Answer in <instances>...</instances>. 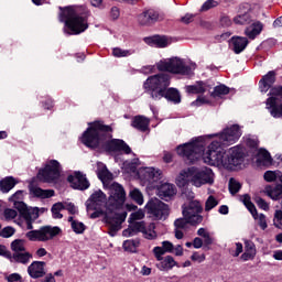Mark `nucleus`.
<instances>
[{"mask_svg":"<svg viewBox=\"0 0 282 282\" xmlns=\"http://www.w3.org/2000/svg\"><path fill=\"white\" fill-rule=\"evenodd\" d=\"M214 139L204 151L206 147V137H198L189 143L178 145L176 151L182 158H186L189 162H195L203 159L205 164L209 166H217L218 169H227L235 171L237 166L243 163V148L236 145L227 151L223 147H230L241 138V129L239 126H231L225 128L220 133L213 134Z\"/></svg>","mask_w":282,"mask_h":282,"instance_id":"1","label":"nucleus"},{"mask_svg":"<svg viewBox=\"0 0 282 282\" xmlns=\"http://www.w3.org/2000/svg\"><path fill=\"white\" fill-rule=\"evenodd\" d=\"M111 138V127L105 126L100 121L89 123L88 129L82 137V142L89 149L101 147L107 151H124L127 155L131 153V148L120 139L109 140Z\"/></svg>","mask_w":282,"mask_h":282,"instance_id":"2","label":"nucleus"},{"mask_svg":"<svg viewBox=\"0 0 282 282\" xmlns=\"http://www.w3.org/2000/svg\"><path fill=\"white\" fill-rule=\"evenodd\" d=\"M127 200V193L124 192V187L118 183H112L110 185V196L109 204L115 212L113 217H106V221L110 226L109 235L110 237H115L116 232L122 228V223L127 219V210H135L138 206L133 204H124Z\"/></svg>","mask_w":282,"mask_h":282,"instance_id":"3","label":"nucleus"},{"mask_svg":"<svg viewBox=\"0 0 282 282\" xmlns=\"http://www.w3.org/2000/svg\"><path fill=\"white\" fill-rule=\"evenodd\" d=\"M89 17H91V11L85 6L59 8V21L65 23L64 32L66 34H83L89 28L87 22Z\"/></svg>","mask_w":282,"mask_h":282,"instance_id":"4","label":"nucleus"},{"mask_svg":"<svg viewBox=\"0 0 282 282\" xmlns=\"http://www.w3.org/2000/svg\"><path fill=\"white\" fill-rule=\"evenodd\" d=\"M155 67L159 72H169V74H176L178 76H191L197 69V64L184 58L171 57L159 61L155 66H144L141 69L143 74H153Z\"/></svg>","mask_w":282,"mask_h":282,"instance_id":"5","label":"nucleus"},{"mask_svg":"<svg viewBox=\"0 0 282 282\" xmlns=\"http://www.w3.org/2000/svg\"><path fill=\"white\" fill-rule=\"evenodd\" d=\"M195 186L196 188H202L206 184H215V173L210 167H188L183 170L176 177V185L180 188L184 186Z\"/></svg>","mask_w":282,"mask_h":282,"instance_id":"6","label":"nucleus"},{"mask_svg":"<svg viewBox=\"0 0 282 282\" xmlns=\"http://www.w3.org/2000/svg\"><path fill=\"white\" fill-rule=\"evenodd\" d=\"M171 86V75L166 73H160L148 77L143 87L145 91L151 95L153 100H162L164 98V91Z\"/></svg>","mask_w":282,"mask_h":282,"instance_id":"7","label":"nucleus"},{"mask_svg":"<svg viewBox=\"0 0 282 282\" xmlns=\"http://www.w3.org/2000/svg\"><path fill=\"white\" fill-rule=\"evenodd\" d=\"M9 199L13 203L14 208L19 210L20 217L25 220L26 230H33L34 226H32V223L39 219V207H28V205L22 202L23 191L15 192Z\"/></svg>","mask_w":282,"mask_h":282,"instance_id":"8","label":"nucleus"},{"mask_svg":"<svg viewBox=\"0 0 282 282\" xmlns=\"http://www.w3.org/2000/svg\"><path fill=\"white\" fill-rule=\"evenodd\" d=\"M267 99V109L273 118H282V86L271 88Z\"/></svg>","mask_w":282,"mask_h":282,"instance_id":"9","label":"nucleus"},{"mask_svg":"<svg viewBox=\"0 0 282 282\" xmlns=\"http://www.w3.org/2000/svg\"><path fill=\"white\" fill-rule=\"evenodd\" d=\"M61 163H58L56 160H51L46 162L44 169L39 171L37 180L48 184H52V182H58V177H61Z\"/></svg>","mask_w":282,"mask_h":282,"instance_id":"10","label":"nucleus"},{"mask_svg":"<svg viewBox=\"0 0 282 282\" xmlns=\"http://www.w3.org/2000/svg\"><path fill=\"white\" fill-rule=\"evenodd\" d=\"M204 208L198 200H192L187 205L183 206V217L187 219V221L192 226H197V224H202L204 221V217L202 216V212Z\"/></svg>","mask_w":282,"mask_h":282,"instance_id":"11","label":"nucleus"},{"mask_svg":"<svg viewBox=\"0 0 282 282\" xmlns=\"http://www.w3.org/2000/svg\"><path fill=\"white\" fill-rule=\"evenodd\" d=\"M57 235H61V228L44 226L36 230H31L25 234L29 241H50L54 239Z\"/></svg>","mask_w":282,"mask_h":282,"instance_id":"12","label":"nucleus"},{"mask_svg":"<svg viewBox=\"0 0 282 282\" xmlns=\"http://www.w3.org/2000/svg\"><path fill=\"white\" fill-rule=\"evenodd\" d=\"M145 210H148V214L152 215L154 219L159 220H164L171 215L169 205L158 198H151L145 205Z\"/></svg>","mask_w":282,"mask_h":282,"instance_id":"13","label":"nucleus"},{"mask_svg":"<svg viewBox=\"0 0 282 282\" xmlns=\"http://www.w3.org/2000/svg\"><path fill=\"white\" fill-rule=\"evenodd\" d=\"M242 203L245 204L246 208H248L253 219L258 221V226H260L261 230H265V228H268V220L265 218V215L257 213V207H254V204H252V202L250 200V196L243 195Z\"/></svg>","mask_w":282,"mask_h":282,"instance_id":"14","label":"nucleus"},{"mask_svg":"<svg viewBox=\"0 0 282 282\" xmlns=\"http://www.w3.org/2000/svg\"><path fill=\"white\" fill-rule=\"evenodd\" d=\"M107 203V195L102 191H96L86 202L88 210H98L100 206Z\"/></svg>","mask_w":282,"mask_h":282,"instance_id":"15","label":"nucleus"},{"mask_svg":"<svg viewBox=\"0 0 282 282\" xmlns=\"http://www.w3.org/2000/svg\"><path fill=\"white\" fill-rule=\"evenodd\" d=\"M68 182L70 186L77 191H87V188H89V181H87V177L80 172H75L69 175Z\"/></svg>","mask_w":282,"mask_h":282,"instance_id":"16","label":"nucleus"},{"mask_svg":"<svg viewBox=\"0 0 282 282\" xmlns=\"http://www.w3.org/2000/svg\"><path fill=\"white\" fill-rule=\"evenodd\" d=\"M158 195L161 199L169 202V199L177 195V187L171 183H162L158 187Z\"/></svg>","mask_w":282,"mask_h":282,"instance_id":"17","label":"nucleus"},{"mask_svg":"<svg viewBox=\"0 0 282 282\" xmlns=\"http://www.w3.org/2000/svg\"><path fill=\"white\" fill-rule=\"evenodd\" d=\"M28 274L31 279H41L45 276V262L34 261L28 268Z\"/></svg>","mask_w":282,"mask_h":282,"instance_id":"18","label":"nucleus"},{"mask_svg":"<svg viewBox=\"0 0 282 282\" xmlns=\"http://www.w3.org/2000/svg\"><path fill=\"white\" fill-rule=\"evenodd\" d=\"M160 13L154 10H148L143 11L138 15V23L140 25H151V23H155V21H159Z\"/></svg>","mask_w":282,"mask_h":282,"instance_id":"19","label":"nucleus"},{"mask_svg":"<svg viewBox=\"0 0 282 282\" xmlns=\"http://www.w3.org/2000/svg\"><path fill=\"white\" fill-rule=\"evenodd\" d=\"M148 45H154L155 47H169L173 43V39L166 35H154L152 37H145Z\"/></svg>","mask_w":282,"mask_h":282,"instance_id":"20","label":"nucleus"},{"mask_svg":"<svg viewBox=\"0 0 282 282\" xmlns=\"http://www.w3.org/2000/svg\"><path fill=\"white\" fill-rule=\"evenodd\" d=\"M276 82V73L274 70H270L265 74L259 82V88L262 94H268L272 84Z\"/></svg>","mask_w":282,"mask_h":282,"instance_id":"21","label":"nucleus"},{"mask_svg":"<svg viewBox=\"0 0 282 282\" xmlns=\"http://www.w3.org/2000/svg\"><path fill=\"white\" fill-rule=\"evenodd\" d=\"M263 193L270 197V199L279 200L282 199V182L275 185H267Z\"/></svg>","mask_w":282,"mask_h":282,"instance_id":"22","label":"nucleus"},{"mask_svg":"<svg viewBox=\"0 0 282 282\" xmlns=\"http://www.w3.org/2000/svg\"><path fill=\"white\" fill-rule=\"evenodd\" d=\"M175 267L180 268L172 256H166L165 258H162V260H159V263H156V268L161 272H169V270H173Z\"/></svg>","mask_w":282,"mask_h":282,"instance_id":"23","label":"nucleus"},{"mask_svg":"<svg viewBox=\"0 0 282 282\" xmlns=\"http://www.w3.org/2000/svg\"><path fill=\"white\" fill-rule=\"evenodd\" d=\"M147 225L144 221L130 223L129 228L122 231L123 237H133L137 232H144Z\"/></svg>","mask_w":282,"mask_h":282,"instance_id":"24","label":"nucleus"},{"mask_svg":"<svg viewBox=\"0 0 282 282\" xmlns=\"http://www.w3.org/2000/svg\"><path fill=\"white\" fill-rule=\"evenodd\" d=\"M257 257V247L250 240L245 241V252L241 254L242 261H252Z\"/></svg>","mask_w":282,"mask_h":282,"instance_id":"25","label":"nucleus"},{"mask_svg":"<svg viewBox=\"0 0 282 282\" xmlns=\"http://www.w3.org/2000/svg\"><path fill=\"white\" fill-rule=\"evenodd\" d=\"M232 51L235 54H241L246 47H248V39L241 36H234L230 41Z\"/></svg>","mask_w":282,"mask_h":282,"instance_id":"26","label":"nucleus"},{"mask_svg":"<svg viewBox=\"0 0 282 282\" xmlns=\"http://www.w3.org/2000/svg\"><path fill=\"white\" fill-rule=\"evenodd\" d=\"M261 32H263V23L258 21L248 26L245 31V34L248 36V39L254 40L257 36H259V34H261Z\"/></svg>","mask_w":282,"mask_h":282,"instance_id":"27","label":"nucleus"},{"mask_svg":"<svg viewBox=\"0 0 282 282\" xmlns=\"http://www.w3.org/2000/svg\"><path fill=\"white\" fill-rule=\"evenodd\" d=\"M30 193L34 197H41L42 199H47L48 197H54V189H42L34 185H30Z\"/></svg>","mask_w":282,"mask_h":282,"instance_id":"28","label":"nucleus"},{"mask_svg":"<svg viewBox=\"0 0 282 282\" xmlns=\"http://www.w3.org/2000/svg\"><path fill=\"white\" fill-rule=\"evenodd\" d=\"M163 98H165L170 102H174V105H178V102H182V96H180V91L175 88H166L164 90Z\"/></svg>","mask_w":282,"mask_h":282,"instance_id":"29","label":"nucleus"},{"mask_svg":"<svg viewBox=\"0 0 282 282\" xmlns=\"http://www.w3.org/2000/svg\"><path fill=\"white\" fill-rule=\"evenodd\" d=\"M142 173L144 175V180L148 182H158L162 175V172L160 170H155V167H144Z\"/></svg>","mask_w":282,"mask_h":282,"instance_id":"30","label":"nucleus"},{"mask_svg":"<svg viewBox=\"0 0 282 282\" xmlns=\"http://www.w3.org/2000/svg\"><path fill=\"white\" fill-rule=\"evenodd\" d=\"M132 127L138 129L139 131H148L149 130V119L143 116L134 117L132 120Z\"/></svg>","mask_w":282,"mask_h":282,"instance_id":"31","label":"nucleus"},{"mask_svg":"<svg viewBox=\"0 0 282 282\" xmlns=\"http://www.w3.org/2000/svg\"><path fill=\"white\" fill-rule=\"evenodd\" d=\"M17 186V180L12 176H7L0 181V191L2 193H10Z\"/></svg>","mask_w":282,"mask_h":282,"instance_id":"32","label":"nucleus"},{"mask_svg":"<svg viewBox=\"0 0 282 282\" xmlns=\"http://www.w3.org/2000/svg\"><path fill=\"white\" fill-rule=\"evenodd\" d=\"M97 175L99 180L105 184V182H109V180H112L113 175L109 170H107V166L102 163H98V170H97Z\"/></svg>","mask_w":282,"mask_h":282,"instance_id":"33","label":"nucleus"},{"mask_svg":"<svg viewBox=\"0 0 282 282\" xmlns=\"http://www.w3.org/2000/svg\"><path fill=\"white\" fill-rule=\"evenodd\" d=\"M133 54H135L134 48H129V50H124L121 47L112 48V56H115L116 58H127L129 56H133Z\"/></svg>","mask_w":282,"mask_h":282,"instance_id":"34","label":"nucleus"},{"mask_svg":"<svg viewBox=\"0 0 282 282\" xmlns=\"http://www.w3.org/2000/svg\"><path fill=\"white\" fill-rule=\"evenodd\" d=\"M187 94H204L208 91V85L198 82L196 85L185 87Z\"/></svg>","mask_w":282,"mask_h":282,"instance_id":"35","label":"nucleus"},{"mask_svg":"<svg viewBox=\"0 0 282 282\" xmlns=\"http://www.w3.org/2000/svg\"><path fill=\"white\" fill-rule=\"evenodd\" d=\"M264 180L269 183L272 182H282V172L279 170L275 171H267L263 175Z\"/></svg>","mask_w":282,"mask_h":282,"instance_id":"36","label":"nucleus"},{"mask_svg":"<svg viewBox=\"0 0 282 282\" xmlns=\"http://www.w3.org/2000/svg\"><path fill=\"white\" fill-rule=\"evenodd\" d=\"M258 162L259 164H263V166L272 164V156H270V152L263 149L258 150Z\"/></svg>","mask_w":282,"mask_h":282,"instance_id":"37","label":"nucleus"},{"mask_svg":"<svg viewBox=\"0 0 282 282\" xmlns=\"http://www.w3.org/2000/svg\"><path fill=\"white\" fill-rule=\"evenodd\" d=\"M68 221L70 223V226L76 235H83L85 232V224L74 220V216H69Z\"/></svg>","mask_w":282,"mask_h":282,"instance_id":"38","label":"nucleus"},{"mask_svg":"<svg viewBox=\"0 0 282 282\" xmlns=\"http://www.w3.org/2000/svg\"><path fill=\"white\" fill-rule=\"evenodd\" d=\"M139 246H140L139 240H126L123 241L122 248L126 252H138Z\"/></svg>","mask_w":282,"mask_h":282,"instance_id":"39","label":"nucleus"},{"mask_svg":"<svg viewBox=\"0 0 282 282\" xmlns=\"http://www.w3.org/2000/svg\"><path fill=\"white\" fill-rule=\"evenodd\" d=\"M11 250L14 252V254L25 252V241L22 239L13 240L11 242Z\"/></svg>","mask_w":282,"mask_h":282,"instance_id":"40","label":"nucleus"},{"mask_svg":"<svg viewBox=\"0 0 282 282\" xmlns=\"http://www.w3.org/2000/svg\"><path fill=\"white\" fill-rule=\"evenodd\" d=\"M227 94H230V88L226 85H218L214 88L212 96L214 98H221V96H227Z\"/></svg>","mask_w":282,"mask_h":282,"instance_id":"41","label":"nucleus"},{"mask_svg":"<svg viewBox=\"0 0 282 282\" xmlns=\"http://www.w3.org/2000/svg\"><path fill=\"white\" fill-rule=\"evenodd\" d=\"M61 210H65V204H63V203H55L52 206L51 213L53 215V219H63V214H61Z\"/></svg>","mask_w":282,"mask_h":282,"instance_id":"42","label":"nucleus"},{"mask_svg":"<svg viewBox=\"0 0 282 282\" xmlns=\"http://www.w3.org/2000/svg\"><path fill=\"white\" fill-rule=\"evenodd\" d=\"M142 235L144 239H149V240L158 239V232H155V224H150L148 227H145Z\"/></svg>","mask_w":282,"mask_h":282,"instance_id":"43","label":"nucleus"},{"mask_svg":"<svg viewBox=\"0 0 282 282\" xmlns=\"http://www.w3.org/2000/svg\"><path fill=\"white\" fill-rule=\"evenodd\" d=\"M13 259L14 261H17L18 263H30V259H32V256L30 252L28 251H22L21 253H14L13 254Z\"/></svg>","mask_w":282,"mask_h":282,"instance_id":"44","label":"nucleus"},{"mask_svg":"<svg viewBox=\"0 0 282 282\" xmlns=\"http://www.w3.org/2000/svg\"><path fill=\"white\" fill-rule=\"evenodd\" d=\"M130 197L139 206H142V204H144V196L142 195V192H140V189L138 188H133L132 191H130Z\"/></svg>","mask_w":282,"mask_h":282,"instance_id":"45","label":"nucleus"},{"mask_svg":"<svg viewBox=\"0 0 282 282\" xmlns=\"http://www.w3.org/2000/svg\"><path fill=\"white\" fill-rule=\"evenodd\" d=\"M219 0H207L200 7V12H208V10H213V8H217L219 6Z\"/></svg>","mask_w":282,"mask_h":282,"instance_id":"46","label":"nucleus"},{"mask_svg":"<svg viewBox=\"0 0 282 282\" xmlns=\"http://www.w3.org/2000/svg\"><path fill=\"white\" fill-rule=\"evenodd\" d=\"M144 209H138L137 212H133L130 217H129V224H133L137 221H140L142 219H144Z\"/></svg>","mask_w":282,"mask_h":282,"instance_id":"47","label":"nucleus"},{"mask_svg":"<svg viewBox=\"0 0 282 282\" xmlns=\"http://www.w3.org/2000/svg\"><path fill=\"white\" fill-rule=\"evenodd\" d=\"M241 191V183L235 178L229 180V192L231 195H237Z\"/></svg>","mask_w":282,"mask_h":282,"instance_id":"48","label":"nucleus"},{"mask_svg":"<svg viewBox=\"0 0 282 282\" xmlns=\"http://www.w3.org/2000/svg\"><path fill=\"white\" fill-rule=\"evenodd\" d=\"M234 22L237 25H246V23H250V14L248 13L239 14L236 18H234Z\"/></svg>","mask_w":282,"mask_h":282,"instance_id":"49","label":"nucleus"},{"mask_svg":"<svg viewBox=\"0 0 282 282\" xmlns=\"http://www.w3.org/2000/svg\"><path fill=\"white\" fill-rule=\"evenodd\" d=\"M245 142L250 149H259V139L257 137H247Z\"/></svg>","mask_w":282,"mask_h":282,"instance_id":"50","label":"nucleus"},{"mask_svg":"<svg viewBox=\"0 0 282 282\" xmlns=\"http://www.w3.org/2000/svg\"><path fill=\"white\" fill-rule=\"evenodd\" d=\"M188 224H191L188 221V219H186V217L184 218H177L175 221H174V226L176 229L178 230H184V228H186L188 226Z\"/></svg>","mask_w":282,"mask_h":282,"instance_id":"51","label":"nucleus"},{"mask_svg":"<svg viewBox=\"0 0 282 282\" xmlns=\"http://www.w3.org/2000/svg\"><path fill=\"white\" fill-rule=\"evenodd\" d=\"M64 210H67L69 215H78V207L74 203L64 202Z\"/></svg>","mask_w":282,"mask_h":282,"instance_id":"52","label":"nucleus"},{"mask_svg":"<svg viewBox=\"0 0 282 282\" xmlns=\"http://www.w3.org/2000/svg\"><path fill=\"white\" fill-rule=\"evenodd\" d=\"M14 232H17V230L13 227H4L0 231V237L8 239V238L12 237L14 235Z\"/></svg>","mask_w":282,"mask_h":282,"instance_id":"53","label":"nucleus"},{"mask_svg":"<svg viewBox=\"0 0 282 282\" xmlns=\"http://www.w3.org/2000/svg\"><path fill=\"white\" fill-rule=\"evenodd\" d=\"M217 204H219L217 202L216 198H214V196H209L205 203V210H213V208H215V206H217Z\"/></svg>","mask_w":282,"mask_h":282,"instance_id":"54","label":"nucleus"},{"mask_svg":"<svg viewBox=\"0 0 282 282\" xmlns=\"http://www.w3.org/2000/svg\"><path fill=\"white\" fill-rule=\"evenodd\" d=\"M153 253H154L155 259H156L158 261H162L164 254H166V252L164 251V248H163V247H154Z\"/></svg>","mask_w":282,"mask_h":282,"instance_id":"55","label":"nucleus"},{"mask_svg":"<svg viewBox=\"0 0 282 282\" xmlns=\"http://www.w3.org/2000/svg\"><path fill=\"white\" fill-rule=\"evenodd\" d=\"M273 224L276 228H282V210L275 212Z\"/></svg>","mask_w":282,"mask_h":282,"instance_id":"56","label":"nucleus"},{"mask_svg":"<svg viewBox=\"0 0 282 282\" xmlns=\"http://www.w3.org/2000/svg\"><path fill=\"white\" fill-rule=\"evenodd\" d=\"M182 198L186 199L187 202H195V193L191 189H185L182 193Z\"/></svg>","mask_w":282,"mask_h":282,"instance_id":"57","label":"nucleus"},{"mask_svg":"<svg viewBox=\"0 0 282 282\" xmlns=\"http://www.w3.org/2000/svg\"><path fill=\"white\" fill-rule=\"evenodd\" d=\"M17 215H18V213L14 209L8 208V209L4 210V218L8 221H12V219H17Z\"/></svg>","mask_w":282,"mask_h":282,"instance_id":"58","label":"nucleus"},{"mask_svg":"<svg viewBox=\"0 0 282 282\" xmlns=\"http://www.w3.org/2000/svg\"><path fill=\"white\" fill-rule=\"evenodd\" d=\"M109 17L112 21H117V19H120V9H118V7H112L110 9Z\"/></svg>","mask_w":282,"mask_h":282,"instance_id":"59","label":"nucleus"},{"mask_svg":"<svg viewBox=\"0 0 282 282\" xmlns=\"http://www.w3.org/2000/svg\"><path fill=\"white\" fill-rule=\"evenodd\" d=\"M191 259L192 261H196V263H204V261H206V256L199 254L198 252H194Z\"/></svg>","mask_w":282,"mask_h":282,"instance_id":"60","label":"nucleus"},{"mask_svg":"<svg viewBox=\"0 0 282 282\" xmlns=\"http://www.w3.org/2000/svg\"><path fill=\"white\" fill-rule=\"evenodd\" d=\"M89 3L93 6V8L105 10V2L102 0H89Z\"/></svg>","mask_w":282,"mask_h":282,"instance_id":"61","label":"nucleus"},{"mask_svg":"<svg viewBox=\"0 0 282 282\" xmlns=\"http://www.w3.org/2000/svg\"><path fill=\"white\" fill-rule=\"evenodd\" d=\"M208 99L206 97H198L195 101L192 102L194 107H202V105H208Z\"/></svg>","mask_w":282,"mask_h":282,"instance_id":"62","label":"nucleus"},{"mask_svg":"<svg viewBox=\"0 0 282 282\" xmlns=\"http://www.w3.org/2000/svg\"><path fill=\"white\" fill-rule=\"evenodd\" d=\"M7 282H23V279H21L19 273H12L7 276Z\"/></svg>","mask_w":282,"mask_h":282,"instance_id":"63","label":"nucleus"},{"mask_svg":"<svg viewBox=\"0 0 282 282\" xmlns=\"http://www.w3.org/2000/svg\"><path fill=\"white\" fill-rule=\"evenodd\" d=\"M162 248L165 251V253L166 252H173V250H174V246L172 245L171 241H163L162 242Z\"/></svg>","mask_w":282,"mask_h":282,"instance_id":"64","label":"nucleus"}]
</instances>
